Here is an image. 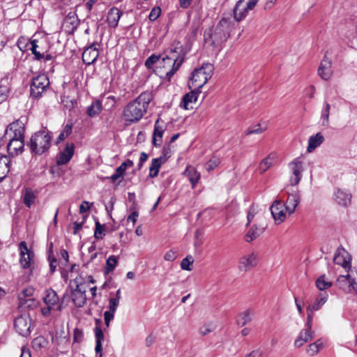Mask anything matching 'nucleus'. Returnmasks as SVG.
I'll list each match as a JSON object with an SVG mask.
<instances>
[{
  "label": "nucleus",
  "instance_id": "1",
  "mask_svg": "<svg viewBox=\"0 0 357 357\" xmlns=\"http://www.w3.org/2000/svg\"><path fill=\"white\" fill-rule=\"evenodd\" d=\"M152 99L150 93H142L135 100L130 102L123 109V119L130 123L138 122L146 112Z\"/></svg>",
  "mask_w": 357,
  "mask_h": 357
},
{
  "label": "nucleus",
  "instance_id": "2",
  "mask_svg": "<svg viewBox=\"0 0 357 357\" xmlns=\"http://www.w3.org/2000/svg\"><path fill=\"white\" fill-rule=\"evenodd\" d=\"M24 128L19 121L9 124L5 130V137L9 135L10 142L7 145L8 152L12 156L22 153L24 150Z\"/></svg>",
  "mask_w": 357,
  "mask_h": 357
},
{
  "label": "nucleus",
  "instance_id": "3",
  "mask_svg": "<svg viewBox=\"0 0 357 357\" xmlns=\"http://www.w3.org/2000/svg\"><path fill=\"white\" fill-rule=\"evenodd\" d=\"M231 30V22L222 18L214 29H209L204 32V40L206 43H210L211 45L219 46L229 37Z\"/></svg>",
  "mask_w": 357,
  "mask_h": 357
},
{
  "label": "nucleus",
  "instance_id": "4",
  "mask_svg": "<svg viewBox=\"0 0 357 357\" xmlns=\"http://www.w3.org/2000/svg\"><path fill=\"white\" fill-rule=\"evenodd\" d=\"M184 61V54L183 53L182 45L178 43L174 47L172 46L166 56L162 58V63L171 67L165 73L166 78L170 81L172 76L176 73L179 67Z\"/></svg>",
  "mask_w": 357,
  "mask_h": 357
},
{
  "label": "nucleus",
  "instance_id": "5",
  "mask_svg": "<svg viewBox=\"0 0 357 357\" xmlns=\"http://www.w3.org/2000/svg\"><path fill=\"white\" fill-rule=\"evenodd\" d=\"M51 139V132L47 130H43L35 132L27 145L32 154L40 155L49 150Z\"/></svg>",
  "mask_w": 357,
  "mask_h": 357
},
{
  "label": "nucleus",
  "instance_id": "6",
  "mask_svg": "<svg viewBox=\"0 0 357 357\" xmlns=\"http://www.w3.org/2000/svg\"><path fill=\"white\" fill-rule=\"evenodd\" d=\"M50 85L48 77L45 74L39 75L32 79L31 84V96L39 98Z\"/></svg>",
  "mask_w": 357,
  "mask_h": 357
},
{
  "label": "nucleus",
  "instance_id": "7",
  "mask_svg": "<svg viewBox=\"0 0 357 357\" xmlns=\"http://www.w3.org/2000/svg\"><path fill=\"white\" fill-rule=\"evenodd\" d=\"M258 0H238L234 8V16L237 22L241 21L256 6Z\"/></svg>",
  "mask_w": 357,
  "mask_h": 357
},
{
  "label": "nucleus",
  "instance_id": "8",
  "mask_svg": "<svg viewBox=\"0 0 357 357\" xmlns=\"http://www.w3.org/2000/svg\"><path fill=\"white\" fill-rule=\"evenodd\" d=\"M43 301L46 306L41 309V312L43 316L47 317L50 314L52 310H54L59 303V296L55 291L52 289H47L45 291V296L43 298Z\"/></svg>",
  "mask_w": 357,
  "mask_h": 357
},
{
  "label": "nucleus",
  "instance_id": "9",
  "mask_svg": "<svg viewBox=\"0 0 357 357\" xmlns=\"http://www.w3.org/2000/svg\"><path fill=\"white\" fill-rule=\"evenodd\" d=\"M14 326L16 331L26 337L31 333V319L29 316L21 315L15 319Z\"/></svg>",
  "mask_w": 357,
  "mask_h": 357
},
{
  "label": "nucleus",
  "instance_id": "10",
  "mask_svg": "<svg viewBox=\"0 0 357 357\" xmlns=\"http://www.w3.org/2000/svg\"><path fill=\"white\" fill-rule=\"evenodd\" d=\"M271 214L275 222L280 224L286 219V211L284 204L282 200H275L270 208Z\"/></svg>",
  "mask_w": 357,
  "mask_h": 357
},
{
  "label": "nucleus",
  "instance_id": "11",
  "mask_svg": "<svg viewBox=\"0 0 357 357\" xmlns=\"http://www.w3.org/2000/svg\"><path fill=\"white\" fill-rule=\"evenodd\" d=\"M289 167L293 174L290 178V183L291 185H296L302 178L303 163L299 158H296L289 164Z\"/></svg>",
  "mask_w": 357,
  "mask_h": 357
},
{
  "label": "nucleus",
  "instance_id": "12",
  "mask_svg": "<svg viewBox=\"0 0 357 357\" xmlns=\"http://www.w3.org/2000/svg\"><path fill=\"white\" fill-rule=\"evenodd\" d=\"M75 282V289L71 291L72 301L76 307H82L86 301V290L78 282Z\"/></svg>",
  "mask_w": 357,
  "mask_h": 357
},
{
  "label": "nucleus",
  "instance_id": "13",
  "mask_svg": "<svg viewBox=\"0 0 357 357\" xmlns=\"http://www.w3.org/2000/svg\"><path fill=\"white\" fill-rule=\"evenodd\" d=\"M351 258L349 252L343 248L340 247L337 249L333 257V261L343 268H351Z\"/></svg>",
  "mask_w": 357,
  "mask_h": 357
},
{
  "label": "nucleus",
  "instance_id": "14",
  "mask_svg": "<svg viewBox=\"0 0 357 357\" xmlns=\"http://www.w3.org/2000/svg\"><path fill=\"white\" fill-rule=\"evenodd\" d=\"M353 278L351 277V269L350 272L346 275H340L336 282L335 285L347 294H351L354 291V283L351 282Z\"/></svg>",
  "mask_w": 357,
  "mask_h": 357
},
{
  "label": "nucleus",
  "instance_id": "15",
  "mask_svg": "<svg viewBox=\"0 0 357 357\" xmlns=\"http://www.w3.org/2000/svg\"><path fill=\"white\" fill-rule=\"evenodd\" d=\"M20 264L24 268H28L31 267V262L34 254L32 251L28 249L26 243L24 241H22L20 243Z\"/></svg>",
  "mask_w": 357,
  "mask_h": 357
},
{
  "label": "nucleus",
  "instance_id": "16",
  "mask_svg": "<svg viewBox=\"0 0 357 357\" xmlns=\"http://www.w3.org/2000/svg\"><path fill=\"white\" fill-rule=\"evenodd\" d=\"M257 264V256L255 252L243 256L238 262V268L241 271L247 272Z\"/></svg>",
  "mask_w": 357,
  "mask_h": 357
},
{
  "label": "nucleus",
  "instance_id": "17",
  "mask_svg": "<svg viewBox=\"0 0 357 357\" xmlns=\"http://www.w3.org/2000/svg\"><path fill=\"white\" fill-rule=\"evenodd\" d=\"M208 80V79L204 75L202 70L197 68L192 72L188 85L190 89L194 88L195 89H199L202 88Z\"/></svg>",
  "mask_w": 357,
  "mask_h": 357
},
{
  "label": "nucleus",
  "instance_id": "18",
  "mask_svg": "<svg viewBox=\"0 0 357 357\" xmlns=\"http://www.w3.org/2000/svg\"><path fill=\"white\" fill-rule=\"evenodd\" d=\"M165 130V127L164 126V123L160 118H158L155 122L152 137V143L155 146H160Z\"/></svg>",
  "mask_w": 357,
  "mask_h": 357
},
{
  "label": "nucleus",
  "instance_id": "19",
  "mask_svg": "<svg viewBox=\"0 0 357 357\" xmlns=\"http://www.w3.org/2000/svg\"><path fill=\"white\" fill-rule=\"evenodd\" d=\"M315 333L312 329L304 328L301 330L299 335L294 341V346L297 348L302 347L305 343H307L314 339Z\"/></svg>",
  "mask_w": 357,
  "mask_h": 357
},
{
  "label": "nucleus",
  "instance_id": "20",
  "mask_svg": "<svg viewBox=\"0 0 357 357\" xmlns=\"http://www.w3.org/2000/svg\"><path fill=\"white\" fill-rule=\"evenodd\" d=\"M74 144H67L65 149L59 154L57 157V164L59 165L68 163L74 154Z\"/></svg>",
  "mask_w": 357,
  "mask_h": 357
},
{
  "label": "nucleus",
  "instance_id": "21",
  "mask_svg": "<svg viewBox=\"0 0 357 357\" xmlns=\"http://www.w3.org/2000/svg\"><path fill=\"white\" fill-rule=\"evenodd\" d=\"M318 75L324 80H328L331 78L332 75L331 61L326 56H325L321 61L318 68Z\"/></svg>",
  "mask_w": 357,
  "mask_h": 357
},
{
  "label": "nucleus",
  "instance_id": "22",
  "mask_svg": "<svg viewBox=\"0 0 357 357\" xmlns=\"http://www.w3.org/2000/svg\"><path fill=\"white\" fill-rule=\"evenodd\" d=\"M98 56V50L95 45H91L87 47L82 53V61L86 65H90L95 62Z\"/></svg>",
  "mask_w": 357,
  "mask_h": 357
},
{
  "label": "nucleus",
  "instance_id": "23",
  "mask_svg": "<svg viewBox=\"0 0 357 357\" xmlns=\"http://www.w3.org/2000/svg\"><path fill=\"white\" fill-rule=\"evenodd\" d=\"M300 202V195L298 192L289 194L284 208L289 214H292Z\"/></svg>",
  "mask_w": 357,
  "mask_h": 357
},
{
  "label": "nucleus",
  "instance_id": "24",
  "mask_svg": "<svg viewBox=\"0 0 357 357\" xmlns=\"http://www.w3.org/2000/svg\"><path fill=\"white\" fill-rule=\"evenodd\" d=\"M335 202L342 206H347L351 200V195L348 191L338 189L335 193Z\"/></svg>",
  "mask_w": 357,
  "mask_h": 357
},
{
  "label": "nucleus",
  "instance_id": "25",
  "mask_svg": "<svg viewBox=\"0 0 357 357\" xmlns=\"http://www.w3.org/2000/svg\"><path fill=\"white\" fill-rule=\"evenodd\" d=\"M121 15L122 12L119 8L116 7L112 8L109 10L107 17V22L109 26L116 28L118 26V22Z\"/></svg>",
  "mask_w": 357,
  "mask_h": 357
},
{
  "label": "nucleus",
  "instance_id": "26",
  "mask_svg": "<svg viewBox=\"0 0 357 357\" xmlns=\"http://www.w3.org/2000/svg\"><path fill=\"white\" fill-rule=\"evenodd\" d=\"M132 160L129 159L126 160L125 162H122L121 165L116 169L114 174H113L111 176L109 177L112 182L116 181L118 178L123 176L126 169L128 167H130L133 165Z\"/></svg>",
  "mask_w": 357,
  "mask_h": 357
},
{
  "label": "nucleus",
  "instance_id": "27",
  "mask_svg": "<svg viewBox=\"0 0 357 357\" xmlns=\"http://www.w3.org/2000/svg\"><path fill=\"white\" fill-rule=\"evenodd\" d=\"M38 196V191L31 188H25L23 190V202L26 206L30 208L36 201Z\"/></svg>",
  "mask_w": 357,
  "mask_h": 357
},
{
  "label": "nucleus",
  "instance_id": "28",
  "mask_svg": "<svg viewBox=\"0 0 357 357\" xmlns=\"http://www.w3.org/2000/svg\"><path fill=\"white\" fill-rule=\"evenodd\" d=\"M196 89L191 91L190 92L186 93L182 98L181 106H182L185 109H192V107L190 105L191 103L195 102L197 100V93L195 91Z\"/></svg>",
  "mask_w": 357,
  "mask_h": 357
},
{
  "label": "nucleus",
  "instance_id": "29",
  "mask_svg": "<svg viewBox=\"0 0 357 357\" xmlns=\"http://www.w3.org/2000/svg\"><path fill=\"white\" fill-rule=\"evenodd\" d=\"M167 158L165 156H160L159 158H153L151 161V166L149 167V176L154 178L157 176L159 169L162 164L166 161Z\"/></svg>",
  "mask_w": 357,
  "mask_h": 357
},
{
  "label": "nucleus",
  "instance_id": "30",
  "mask_svg": "<svg viewBox=\"0 0 357 357\" xmlns=\"http://www.w3.org/2000/svg\"><path fill=\"white\" fill-rule=\"evenodd\" d=\"M324 141V136L318 132L315 135L310 137L308 139V146L307 148V152L313 151L316 148L320 146Z\"/></svg>",
  "mask_w": 357,
  "mask_h": 357
},
{
  "label": "nucleus",
  "instance_id": "31",
  "mask_svg": "<svg viewBox=\"0 0 357 357\" xmlns=\"http://www.w3.org/2000/svg\"><path fill=\"white\" fill-rule=\"evenodd\" d=\"M95 337H96V347L95 351L97 354H98V357H102V342L104 340V334L102 329L96 326L94 328Z\"/></svg>",
  "mask_w": 357,
  "mask_h": 357
},
{
  "label": "nucleus",
  "instance_id": "32",
  "mask_svg": "<svg viewBox=\"0 0 357 357\" xmlns=\"http://www.w3.org/2000/svg\"><path fill=\"white\" fill-rule=\"evenodd\" d=\"M328 299V294L324 293H320L313 304L310 305L307 307V311L312 310V311H317L319 310L321 306L326 302Z\"/></svg>",
  "mask_w": 357,
  "mask_h": 357
},
{
  "label": "nucleus",
  "instance_id": "33",
  "mask_svg": "<svg viewBox=\"0 0 357 357\" xmlns=\"http://www.w3.org/2000/svg\"><path fill=\"white\" fill-rule=\"evenodd\" d=\"M184 174L188 178L192 188H194L200 178L199 173L197 172L195 167L188 166L186 167Z\"/></svg>",
  "mask_w": 357,
  "mask_h": 357
},
{
  "label": "nucleus",
  "instance_id": "34",
  "mask_svg": "<svg viewBox=\"0 0 357 357\" xmlns=\"http://www.w3.org/2000/svg\"><path fill=\"white\" fill-rule=\"evenodd\" d=\"M10 159L5 155H0V182L9 172Z\"/></svg>",
  "mask_w": 357,
  "mask_h": 357
},
{
  "label": "nucleus",
  "instance_id": "35",
  "mask_svg": "<svg viewBox=\"0 0 357 357\" xmlns=\"http://www.w3.org/2000/svg\"><path fill=\"white\" fill-rule=\"evenodd\" d=\"M252 312L250 310H246L238 314L236 324L239 326H243L252 320Z\"/></svg>",
  "mask_w": 357,
  "mask_h": 357
},
{
  "label": "nucleus",
  "instance_id": "36",
  "mask_svg": "<svg viewBox=\"0 0 357 357\" xmlns=\"http://www.w3.org/2000/svg\"><path fill=\"white\" fill-rule=\"evenodd\" d=\"M264 228L253 225L245 236V241L250 243L258 238L263 232Z\"/></svg>",
  "mask_w": 357,
  "mask_h": 357
},
{
  "label": "nucleus",
  "instance_id": "37",
  "mask_svg": "<svg viewBox=\"0 0 357 357\" xmlns=\"http://www.w3.org/2000/svg\"><path fill=\"white\" fill-rule=\"evenodd\" d=\"M275 157V154L271 153L260 162L259 169L261 174L265 172L268 168L274 165Z\"/></svg>",
  "mask_w": 357,
  "mask_h": 357
},
{
  "label": "nucleus",
  "instance_id": "38",
  "mask_svg": "<svg viewBox=\"0 0 357 357\" xmlns=\"http://www.w3.org/2000/svg\"><path fill=\"white\" fill-rule=\"evenodd\" d=\"M102 111V102L96 100L87 107L86 114L89 116L93 118L98 116Z\"/></svg>",
  "mask_w": 357,
  "mask_h": 357
},
{
  "label": "nucleus",
  "instance_id": "39",
  "mask_svg": "<svg viewBox=\"0 0 357 357\" xmlns=\"http://www.w3.org/2000/svg\"><path fill=\"white\" fill-rule=\"evenodd\" d=\"M324 347V342L321 339H319L315 341L314 343H312L308 345L306 349V353L310 356H315L319 353V351Z\"/></svg>",
  "mask_w": 357,
  "mask_h": 357
},
{
  "label": "nucleus",
  "instance_id": "40",
  "mask_svg": "<svg viewBox=\"0 0 357 357\" xmlns=\"http://www.w3.org/2000/svg\"><path fill=\"white\" fill-rule=\"evenodd\" d=\"M31 47L30 50L32 54L34 55V59L37 61H40L44 58V52H41L38 50L39 46L37 44V40H33L31 43Z\"/></svg>",
  "mask_w": 357,
  "mask_h": 357
},
{
  "label": "nucleus",
  "instance_id": "41",
  "mask_svg": "<svg viewBox=\"0 0 357 357\" xmlns=\"http://www.w3.org/2000/svg\"><path fill=\"white\" fill-rule=\"evenodd\" d=\"M220 163V158L213 156L205 165V168L207 172L213 170Z\"/></svg>",
  "mask_w": 357,
  "mask_h": 357
},
{
  "label": "nucleus",
  "instance_id": "42",
  "mask_svg": "<svg viewBox=\"0 0 357 357\" xmlns=\"http://www.w3.org/2000/svg\"><path fill=\"white\" fill-rule=\"evenodd\" d=\"M117 261H118V259H117L116 257H115L114 255L109 256L106 261V267H105L106 272L107 273L112 272L115 268V267L117 264Z\"/></svg>",
  "mask_w": 357,
  "mask_h": 357
},
{
  "label": "nucleus",
  "instance_id": "43",
  "mask_svg": "<svg viewBox=\"0 0 357 357\" xmlns=\"http://www.w3.org/2000/svg\"><path fill=\"white\" fill-rule=\"evenodd\" d=\"M3 82H6V80L1 81L0 84V102L7 99L10 92V88L7 84H3Z\"/></svg>",
  "mask_w": 357,
  "mask_h": 357
},
{
  "label": "nucleus",
  "instance_id": "44",
  "mask_svg": "<svg viewBox=\"0 0 357 357\" xmlns=\"http://www.w3.org/2000/svg\"><path fill=\"white\" fill-rule=\"evenodd\" d=\"M330 104L326 103L321 112L322 126H328L329 123Z\"/></svg>",
  "mask_w": 357,
  "mask_h": 357
},
{
  "label": "nucleus",
  "instance_id": "45",
  "mask_svg": "<svg viewBox=\"0 0 357 357\" xmlns=\"http://www.w3.org/2000/svg\"><path fill=\"white\" fill-rule=\"evenodd\" d=\"M331 285V282L326 281L324 275L320 276L316 281V286L321 291L329 288Z\"/></svg>",
  "mask_w": 357,
  "mask_h": 357
},
{
  "label": "nucleus",
  "instance_id": "46",
  "mask_svg": "<svg viewBox=\"0 0 357 357\" xmlns=\"http://www.w3.org/2000/svg\"><path fill=\"white\" fill-rule=\"evenodd\" d=\"M199 69L208 79L212 77L214 70L213 66L211 63L203 64Z\"/></svg>",
  "mask_w": 357,
  "mask_h": 357
},
{
  "label": "nucleus",
  "instance_id": "47",
  "mask_svg": "<svg viewBox=\"0 0 357 357\" xmlns=\"http://www.w3.org/2000/svg\"><path fill=\"white\" fill-rule=\"evenodd\" d=\"M194 262V259L192 256L188 255L186 257H185L181 263V267L183 270L185 271H191L192 267L191 265Z\"/></svg>",
  "mask_w": 357,
  "mask_h": 357
},
{
  "label": "nucleus",
  "instance_id": "48",
  "mask_svg": "<svg viewBox=\"0 0 357 357\" xmlns=\"http://www.w3.org/2000/svg\"><path fill=\"white\" fill-rule=\"evenodd\" d=\"M105 236L104 226L101 225L98 221L96 222V228L94 231V237L96 239H102Z\"/></svg>",
  "mask_w": 357,
  "mask_h": 357
},
{
  "label": "nucleus",
  "instance_id": "49",
  "mask_svg": "<svg viewBox=\"0 0 357 357\" xmlns=\"http://www.w3.org/2000/svg\"><path fill=\"white\" fill-rule=\"evenodd\" d=\"M266 130V126L261 127V124H257L254 126L253 127L249 128L247 130L245 135H251V134H259Z\"/></svg>",
  "mask_w": 357,
  "mask_h": 357
},
{
  "label": "nucleus",
  "instance_id": "50",
  "mask_svg": "<svg viewBox=\"0 0 357 357\" xmlns=\"http://www.w3.org/2000/svg\"><path fill=\"white\" fill-rule=\"evenodd\" d=\"M160 60V56L152 54L145 61V66L151 69L153 68V65L158 62Z\"/></svg>",
  "mask_w": 357,
  "mask_h": 357
},
{
  "label": "nucleus",
  "instance_id": "51",
  "mask_svg": "<svg viewBox=\"0 0 357 357\" xmlns=\"http://www.w3.org/2000/svg\"><path fill=\"white\" fill-rule=\"evenodd\" d=\"M161 10L159 7L153 8L149 13V18L151 21H155L160 16Z\"/></svg>",
  "mask_w": 357,
  "mask_h": 357
},
{
  "label": "nucleus",
  "instance_id": "52",
  "mask_svg": "<svg viewBox=\"0 0 357 357\" xmlns=\"http://www.w3.org/2000/svg\"><path fill=\"white\" fill-rule=\"evenodd\" d=\"M114 313L115 312H112L110 310L105 311L104 312V319H105V324L107 327L109 326L110 321L114 319Z\"/></svg>",
  "mask_w": 357,
  "mask_h": 357
},
{
  "label": "nucleus",
  "instance_id": "53",
  "mask_svg": "<svg viewBox=\"0 0 357 357\" xmlns=\"http://www.w3.org/2000/svg\"><path fill=\"white\" fill-rule=\"evenodd\" d=\"M176 257H177L176 252H175L172 250L167 251L164 255L165 260H166L167 261H173L176 259Z\"/></svg>",
  "mask_w": 357,
  "mask_h": 357
},
{
  "label": "nucleus",
  "instance_id": "54",
  "mask_svg": "<svg viewBox=\"0 0 357 357\" xmlns=\"http://www.w3.org/2000/svg\"><path fill=\"white\" fill-rule=\"evenodd\" d=\"M119 301L118 298H110L109 300V310L112 312H116L118 305H119Z\"/></svg>",
  "mask_w": 357,
  "mask_h": 357
},
{
  "label": "nucleus",
  "instance_id": "55",
  "mask_svg": "<svg viewBox=\"0 0 357 357\" xmlns=\"http://www.w3.org/2000/svg\"><path fill=\"white\" fill-rule=\"evenodd\" d=\"M307 312H308V314L307 317V321L305 323L304 328H306L308 329H312L314 311L310 310V311H307Z\"/></svg>",
  "mask_w": 357,
  "mask_h": 357
},
{
  "label": "nucleus",
  "instance_id": "56",
  "mask_svg": "<svg viewBox=\"0 0 357 357\" xmlns=\"http://www.w3.org/2000/svg\"><path fill=\"white\" fill-rule=\"evenodd\" d=\"M255 214H256V212H255V207L253 206H250L248 211V215H247L248 222L246 224V226H248L250 224V222L253 220Z\"/></svg>",
  "mask_w": 357,
  "mask_h": 357
},
{
  "label": "nucleus",
  "instance_id": "57",
  "mask_svg": "<svg viewBox=\"0 0 357 357\" xmlns=\"http://www.w3.org/2000/svg\"><path fill=\"white\" fill-rule=\"evenodd\" d=\"M115 102L116 100L113 96H109L105 98V105L108 106L109 109L114 107Z\"/></svg>",
  "mask_w": 357,
  "mask_h": 357
},
{
  "label": "nucleus",
  "instance_id": "58",
  "mask_svg": "<svg viewBox=\"0 0 357 357\" xmlns=\"http://www.w3.org/2000/svg\"><path fill=\"white\" fill-rule=\"evenodd\" d=\"M264 354V351L261 348L253 350L248 354L245 357H261Z\"/></svg>",
  "mask_w": 357,
  "mask_h": 357
},
{
  "label": "nucleus",
  "instance_id": "59",
  "mask_svg": "<svg viewBox=\"0 0 357 357\" xmlns=\"http://www.w3.org/2000/svg\"><path fill=\"white\" fill-rule=\"evenodd\" d=\"M213 331V328L208 325H204L199 328V333L202 335H206L209 333Z\"/></svg>",
  "mask_w": 357,
  "mask_h": 357
},
{
  "label": "nucleus",
  "instance_id": "60",
  "mask_svg": "<svg viewBox=\"0 0 357 357\" xmlns=\"http://www.w3.org/2000/svg\"><path fill=\"white\" fill-rule=\"evenodd\" d=\"M351 277L353 278V280H351V282H353L354 287V291L355 293H357V269L351 270Z\"/></svg>",
  "mask_w": 357,
  "mask_h": 357
},
{
  "label": "nucleus",
  "instance_id": "61",
  "mask_svg": "<svg viewBox=\"0 0 357 357\" xmlns=\"http://www.w3.org/2000/svg\"><path fill=\"white\" fill-rule=\"evenodd\" d=\"M49 261H50V268L51 273H54L56 268V259L55 257H51L49 256Z\"/></svg>",
  "mask_w": 357,
  "mask_h": 357
},
{
  "label": "nucleus",
  "instance_id": "62",
  "mask_svg": "<svg viewBox=\"0 0 357 357\" xmlns=\"http://www.w3.org/2000/svg\"><path fill=\"white\" fill-rule=\"evenodd\" d=\"M90 203L86 201H84L82 204L79 206V212L81 213H84L89 210L90 208Z\"/></svg>",
  "mask_w": 357,
  "mask_h": 357
},
{
  "label": "nucleus",
  "instance_id": "63",
  "mask_svg": "<svg viewBox=\"0 0 357 357\" xmlns=\"http://www.w3.org/2000/svg\"><path fill=\"white\" fill-rule=\"evenodd\" d=\"M139 215L137 211H133L127 218L128 222H132L134 225L137 221V218Z\"/></svg>",
  "mask_w": 357,
  "mask_h": 357
},
{
  "label": "nucleus",
  "instance_id": "64",
  "mask_svg": "<svg viewBox=\"0 0 357 357\" xmlns=\"http://www.w3.org/2000/svg\"><path fill=\"white\" fill-rule=\"evenodd\" d=\"M45 342V340L41 337L35 338L33 342L34 347L38 346L39 347H43Z\"/></svg>",
  "mask_w": 357,
  "mask_h": 357
}]
</instances>
